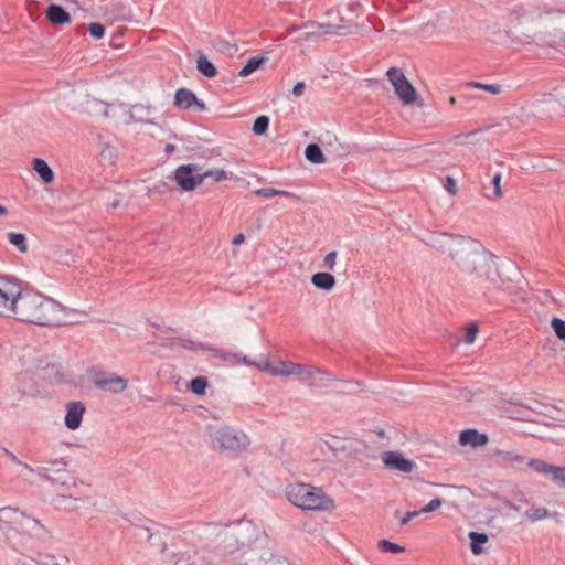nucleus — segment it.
Segmentation results:
<instances>
[{
  "label": "nucleus",
  "mask_w": 565,
  "mask_h": 565,
  "mask_svg": "<svg viewBox=\"0 0 565 565\" xmlns=\"http://www.w3.org/2000/svg\"><path fill=\"white\" fill-rule=\"evenodd\" d=\"M428 244L448 253L460 270L470 277L471 284L480 290L486 292L501 288L497 257L479 242L465 236L438 233L430 236Z\"/></svg>",
  "instance_id": "nucleus-1"
},
{
  "label": "nucleus",
  "mask_w": 565,
  "mask_h": 565,
  "mask_svg": "<svg viewBox=\"0 0 565 565\" xmlns=\"http://www.w3.org/2000/svg\"><path fill=\"white\" fill-rule=\"evenodd\" d=\"M191 544L203 546L213 544L220 556L239 553L237 563L247 548L262 547L268 544V536L252 521L241 520L233 524L207 523L196 529Z\"/></svg>",
  "instance_id": "nucleus-2"
},
{
  "label": "nucleus",
  "mask_w": 565,
  "mask_h": 565,
  "mask_svg": "<svg viewBox=\"0 0 565 565\" xmlns=\"http://www.w3.org/2000/svg\"><path fill=\"white\" fill-rule=\"evenodd\" d=\"M12 318L40 324H62L65 323L62 306L51 298L33 291H20V296L14 305Z\"/></svg>",
  "instance_id": "nucleus-3"
},
{
  "label": "nucleus",
  "mask_w": 565,
  "mask_h": 565,
  "mask_svg": "<svg viewBox=\"0 0 565 565\" xmlns=\"http://www.w3.org/2000/svg\"><path fill=\"white\" fill-rule=\"evenodd\" d=\"M286 495L290 503L303 510H329L333 500L320 488L306 483H292L286 488Z\"/></svg>",
  "instance_id": "nucleus-4"
},
{
  "label": "nucleus",
  "mask_w": 565,
  "mask_h": 565,
  "mask_svg": "<svg viewBox=\"0 0 565 565\" xmlns=\"http://www.w3.org/2000/svg\"><path fill=\"white\" fill-rule=\"evenodd\" d=\"M249 445V437L236 427L222 426L212 433V446L221 451L237 455L247 450Z\"/></svg>",
  "instance_id": "nucleus-5"
},
{
  "label": "nucleus",
  "mask_w": 565,
  "mask_h": 565,
  "mask_svg": "<svg viewBox=\"0 0 565 565\" xmlns=\"http://www.w3.org/2000/svg\"><path fill=\"white\" fill-rule=\"evenodd\" d=\"M127 520L140 531V537L145 536L151 545L162 546V553L167 551L164 537L168 530L163 525L137 514H131Z\"/></svg>",
  "instance_id": "nucleus-6"
},
{
  "label": "nucleus",
  "mask_w": 565,
  "mask_h": 565,
  "mask_svg": "<svg viewBox=\"0 0 565 565\" xmlns=\"http://www.w3.org/2000/svg\"><path fill=\"white\" fill-rule=\"evenodd\" d=\"M236 565H291L286 558L276 556L271 543L262 547L247 548Z\"/></svg>",
  "instance_id": "nucleus-7"
},
{
  "label": "nucleus",
  "mask_w": 565,
  "mask_h": 565,
  "mask_svg": "<svg viewBox=\"0 0 565 565\" xmlns=\"http://www.w3.org/2000/svg\"><path fill=\"white\" fill-rule=\"evenodd\" d=\"M386 75L396 95L405 105L415 103L417 96L416 90L399 68L391 67Z\"/></svg>",
  "instance_id": "nucleus-8"
},
{
  "label": "nucleus",
  "mask_w": 565,
  "mask_h": 565,
  "mask_svg": "<svg viewBox=\"0 0 565 565\" xmlns=\"http://www.w3.org/2000/svg\"><path fill=\"white\" fill-rule=\"evenodd\" d=\"M21 288L15 282L0 276V315L11 317Z\"/></svg>",
  "instance_id": "nucleus-9"
},
{
  "label": "nucleus",
  "mask_w": 565,
  "mask_h": 565,
  "mask_svg": "<svg viewBox=\"0 0 565 565\" xmlns=\"http://www.w3.org/2000/svg\"><path fill=\"white\" fill-rule=\"evenodd\" d=\"M174 181L183 191H193L202 183L199 166L189 163L178 167L174 171Z\"/></svg>",
  "instance_id": "nucleus-10"
},
{
  "label": "nucleus",
  "mask_w": 565,
  "mask_h": 565,
  "mask_svg": "<svg viewBox=\"0 0 565 565\" xmlns=\"http://www.w3.org/2000/svg\"><path fill=\"white\" fill-rule=\"evenodd\" d=\"M93 383L96 387L114 394H119L127 388V381L124 377L108 372L95 373Z\"/></svg>",
  "instance_id": "nucleus-11"
},
{
  "label": "nucleus",
  "mask_w": 565,
  "mask_h": 565,
  "mask_svg": "<svg viewBox=\"0 0 565 565\" xmlns=\"http://www.w3.org/2000/svg\"><path fill=\"white\" fill-rule=\"evenodd\" d=\"M527 466L535 472L550 477L556 484L565 487V467L553 466L540 459H530Z\"/></svg>",
  "instance_id": "nucleus-12"
},
{
  "label": "nucleus",
  "mask_w": 565,
  "mask_h": 565,
  "mask_svg": "<svg viewBox=\"0 0 565 565\" xmlns=\"http://www.w3.org/2000/svg\"><path fill=\"white\" fill-rule=\"evenodd\" d=\"M542 8L535 2L516 4L512 8L511 14L519 23L533 22L543 15Z\"/></svg>",
  "instance_id": "nucleus-13"
},
{
  "label": "nucleus",
  "mask_w": 565,
  "mask_h": 565,
  "mask_svg": "<svg viewBox=\"0 0 565 565\" xmlns=\"http://www.w3.org/2000/svg\"><path fill=\"white\" fill-rule=\"evenodd\" d=\"M383 462L387 468L401 472H411L415 468L414 461L406 459L402 454L396 451L384 452Z\"/></svg>",
  "instance_id": "nucleus-14"
},
{
  "label": "nucleus",
  "mask_w": 565,
  "mask_h": 565,
  "mask_svg": "<svg viewBox=\"0 0 565 565\" xmlns=\"http://www.w3.org/2000/svg\"><path fill=\"white\" fill-rule=\"evenodd\" d=\"M85 413V405L82 402H70L66 404V414L64 417V424L65 426L71 429L75 430L79 428L83 416Z\"/></svg>",
  "instance_id": "nucleus-15"
},
{
  "label": "nucleus",
  "mask_w": 565,
  "mask_h": 565,
  "mask_svg": "<svg viewBox=\"0 0 565 565\" xmlns=\"http://www.w3.org/2000/svg\"><path fill=\"white\" fill-rule=\"evenodd\" d=\"M333 380L334 377L330 372L312 365H306V371L303 377L300 379V382L307 383L311 381L310 385L322 387L327 382Z\"/></svg>",
  "instance_id": "nucleus-16"
},
{
  "label": "nucleus",
  "mask_w": 565,
  "mask_h": 565,
  "mask_svg": "<svg viewBox=\"0 0 565 565\" xmlns=\"http://www.w3.org/2000/svg\"><path fill=\"white\" fill-rule=\"evenodd\" d=\"M306 364L295 363L291 361L278 360L275 362L273 376H291L297 375L299 380L303 377Z\"/></svg>",
  "instance_id": "nucleus-17"
},
{
  "label": "nucleus",
  "mask_w": 565,
  "mask_h": 565,
  "mask_svg": "<svg viewBox=\"0 0 565 565\" xmlns=\"http://www.w3.org/2000/svg\"><path fill=\"white\" fill-rule=\"evenodd\" d=\"M19 527L38 540L44 541L50 536L49 531L36 519L25 514H23Z\"/></svg>",
  "instance_id": "nucleus-18"
},
{
  "label": "nucleus",
  "mask_w": 565,
  "mask_h": 565,
  "mask_svg": "<svg viewBox=\"0 0 565 565\" xmlns=\"http://www.w3.org/2000/svg\"><path fill=\"white\" fill-rule=\"evenodd\" d=\"M174 103L178 107L182 109H189L193 105H195L199 110L205 109V104L203 102H200L196 98L195 94L186 88H179L175 92Z\"/></svg>",
  "instance_id": "nucleus-19"
},
{
  "label": "nucleus",
  "mask_w": 565,
  "mask_h": 565,
  "mask_svg": "<svg viewBox=\"0 0 565 565\" xmlns=\"http://www.w3.org/2000/svg\"><path fill=\"white\" fill-rule=\"evenodd\" d=\"M459 443L462 446L479 447L488 443V436L476 429H466L459 436Z\"/></svg>",
  "instance_id": "nucleus-20"
},
{
  "label": "nucleus",
  "mask_w": 565,
  "mask_h": 565,
  "mask_svg": "<svg viewBox=\"0 0 565 565\" xmlns=\"http://www.w3.org/2000/svg\"><path fill=\"white\" fill-rule=\"evenodd\" d=\"M152 111L153 108L151 106L136 104L130 108L129 116L131 121L135 122L154 124L152 120L149 119V116L152 114Z\"/></svg>",
  "instance_id": "nucleus-21"
},
{
  "label": "nucleus",
  "mask_w": 565,
  "mask_h": 565,
  "mask_svg": "<svg viewBox=\"0 0 565 565\" xmlns=\"http://www.w3.org/2000/svg\"><path fill=\"white\" fill-rule=\"evenodd\" d=\"M46 18L54 24H65L71 21L70 14L58 4L49 6Z\"/></svg>",
  "instance_id": "nucleus-22"
},
{
  "label": "nucleus",
  "mask_w": 565,
  "mask_h": 565,
  "mask_svg": "<svg viewBox=\"0 0 565 565\" xmlns=\"http://www.w3.org/2000/svg\"><path fill=\"white\" fill-rule=\"evenodd\" d=\"M311 282L318 289L330 291L335 286V278L329 273H317L312 275Z\"/></svg>",
  "instance_id": "nucleus-23"
},
{
  "label": "nucleus",
  "mask_w": 565,
  "mask_h": 565,
  "mask_svg": "<svg viewBox=\"0 0 565 565\" xmlns=\"http://www.w3.org/2000/svg\"><path fill=\"white\" fill-rule=\"evenodd\" d=\"M23 512L11 507L0 508V523L20 525Z\"/></svg>",
  "instance_id": "nucleus-24"
},
{
  "label": "nucleus",
  "mask_w": 565,
  "mask_h": 565,
  "mask_svg": "<svg viewBox=\"0 0 565 565\" xmlns=\"http://www.w3.org/2000/svg\"><path fill=\"white\" fill-rule=\"evenodd\" d=\"M470 539V548L473 555H481L484 553L483 545L488 543L489 537L486 533H479V532H470L469 533Z\"/></svg>",
  "instance_id": "nucleus-25"
},
{
  "label": "nucleus",
  "mask_w": 565,
  "mask_h": 565,
  "mask_svg": "<svg viewBox=\"0 0 565 565\" xmlns=\"http://www.w3.org/2000/svg\"><path fill=\"white\" fill-rule=\"evenodd\" d=\"M218 356L225 363L233 365V366L239 365V364L252 365V360L247 355H244L242 353L222 351L218 354Z\"/></svg>",
  "instance_id": "nucleus-26"
},
{
  "label": "nucleus",
  "mask_w": 565,
  "mask_h": 565,
  "mask_svg": "<svg viewBox=\"0 0 565 565\" xmlns=\"http://www.w3.org/2000/svg\"><path fill=\"white\" fill-rule=\"evenodd\" d=\"M33 170L39 174V177L45 182L50 183L54 179V173L49 164L40 158H35L33 160Z\"/></svg>",
  "instance_id": "nucleus-27"
},
{
  "label": "nucleus",
  "mask_w": 565,
  "mask_h": 565,
  "mask_svg": "<svg viewBox=\"0 0 565 565\" xmlns=\"http://www.w3.org/2000/svg\"><path fill=\"white\" fill-rule=\"evenodd\" d=\"M305 157L308 161L316 164H321L326 162L324 154L322 153L319 146H317L316 143H310L306 147Z\"/></svg>",
  "instance_id": "nucleus-28"
},
{
  "label": "nucleus",
  "mask_w": 565,
  "mask_h": 565,
  "mask_svg": "<svg viewBox=\"0 0 565 565\" xmlns=\"http://www.w3.org/2000/svg\"><path fill=\"white\" fill-rule=\"evenodd\" d=\"M264 61H265V57L259 56V55L248 58L246 64L238 72V75L241 77H246V76L250 75L252 73H254L255 71H257L260 67V65L263 64Z\"/></svg>",
  "instance_id": "nucleus-29"
},
{
  "label": "nucleus",
  "mask_w": 565,
  "mask_h": 565,
  "mask_svg": "<svg viewBox=\"0 0 565 565\" xmlns=\"http://www.w3.org/2000/svg\"><path fill=\"white\" fill-rule=\"evenodd\" d=\"M196 67L204 76L212 78L216 75V68L211 61L204 55H200L196 60Z\"/></svg>",
  "instance_id": "nucleus-30"
},
{
  "label": "nucleus",
  "mask_w": 565,
  "mask_h": 565,
  "mask_svg": "<svg viewBox=\"0 0 565 565\" xmlns=\"http://www.w3.org/2000/svg\"><path fill=\"white\" fill-rule=\"evenodd\" d=\"M231 175L232 174L230 172H227L223 169H217V168L209 169V170L200 173V177H202V182L209 178H211L215 182H221V181H225V180L230 179Z\"/></svg>",
  "instance_id": "nucleus-31"
},
{
  "label": "nucleus",
  "mask_w": 565,
  "mask_h": 565,
  "mask_svg": "<svg viewBox=\"0 0 565 565\" xmlns=\"http://www.w3.org/2000/svg\"><path fill=\"white\" fill-rule=\"evenodd\" d=\"M524 514L530 522H537L550 515L548 510L543 507H532Z\"/></svg>",
  "instance_id": "nucleus-32"
},
{
  "label": "nucleus",
  "mask_w": 565,
  "mask_h": 565,
  "mask_svg": "<svg viewBox=\"0 0 565 565\" xmlns=\"http://www.w3.org/2000/svg\"><path fill=\"white\" fill-rule=\"evenodd\" d=\"M8 241L10 242V244L15 246L21 253H25L28 250V243L24 234L10 232L8 234Z\"/></svg>",
  "instance_id": "nucleus-33"
},
{
  "label": "nucleus",
  "mask_w": 565,
  "mask_h": 565,
  "mask_svg": "<svg viewBox=\"0 0 565 565\" xmlns=\"http://www.w3.org/2000/svg\"><path fill=\"white\" fill-rule=\"evenodd\" d=\"M196 551L193 554H191L189 551H179L178 554L174 555L175 561L173 565H196Z\"/></svg>",
  "instance_id": "nucleus-34"
},
{
  "label": "nucleus",
  "mask_w": 565,
  "mask_h": 565,
  "mask_svg": "<svg viewBox=\"0 0 565 565\" xmlns=\"http://www.w3.org/2000/svg\"><path fill=\"white\" fill-rule=\"evenodd\" d=\"M255 195L264 196V198H273V196H286L291 198L292 193L284 190H276L271 188H260L253 192Z\"/></svg>",
  "instance_id": "nucleus-35"
},
{
  "label": "nucleus",
  "mask_w": 565,
  "mask_h": 565,
  "mask_svg": "<svg viewBox=\"0 0 565 565\" xmlns=\"http://www.w3.org/2000/svg\"><path fill=\"white\" fill-rule=\"evenodd\" d=\"M99 158L104 166H111L116 160V150L110 146H105L99 153Z\"/></svg>",
  "instance_id": "nucleus-36"
},
{
  "label": "nucleus",
  "mask_w": 565,
  "mask_h": 565,
  "mask_svg": "<svg viewBox=\"0 0 565 565\" xmlns=\"http://www.w3.org/2000/svg\"><path fill=\"white\" fill-rule=\"evenodd\" d=\"M468 86L475 87L478 89H482L484 92H488L492 95H499L502 92V87L499 84H483L480 82H470L468 83Z\"/></svg>",
  "instance_id": "nucleus-37"
},
{
  "label": "nucleus",
  "mask_w": 565,
  "mask_h": 565,
  "mask_svg": "<svg viewBox=\"0 0 565 565\" xmlns=\"http://www.w3.org/2000/svg\"><path fill=\"white\" fill-rule=\"evenodd\" d=\"M206 386L207 381L205 377L202 376L193 379L189 385L191 392L196 395H203L205 393Z\"/></svg>",
  "instance_id": "nucleus-38"
},
{
  "label": "nucleus",
  "mask_w": 565,
  "mask_h": 565,
  "mask_svg": "<svg viewBox=\"0 0 565 565\" xmlns=\"http://www.w3.org/2000/svg\"><path fill=\"white\" fill-rule=\"evenodd\" d=\"M268 125L269 118L267 116H259L254 121L253 132L258 136L264 135L268 129Z\"/></svg>",
  "instance_id": "nucleus-39"
},
{
  "label": "nucleus",
  "mask_w": 565,
  "mask_h": 565,
  "mask_svg": "<svg viewBox=\"0 0 565 565\" xmlns=\"http://www.w3.org/2000/svg\"><path fill=\"white\" fill-rule=\"evenodd\" d=\"M555 104V103H561L563 105V107L565 108V92L563 93L562 90H557L555 94H550L547 96H545L542 100H539L537 102V106L540 104Z\"/></svg>",
  "instance_id": "nucleus-40"
},
{
  "label": "nucleus",
  "mask_w": 565,
  "mask_h": 565,
  "mask_svg": "<svg viewBox=\"0 0 565 565\" xmlns=\"http://www.w3.org/2000/svg\"><path fill=\"white\" fill-rule=\"evenodd\" d=\"M379 548L382 551V552H390V553H401L404 551V547L396 544V543H393L388 540H381L379 542Z\"/></svg>",
  "instance_id": "nucleus-41"
},
{
  "label": "nucleus",
  "mask_w": 565,
  "mask_h": 565,
  "mask_svg": "<svg viewBox=\"0 0 565 565\" xmlns=\"http://www.w3.org/2000/svg\"><path fill=\"white\" fill-rule=\"evenodd\" d=\"M551 326L557 338L565 342V321L559 318H553Z\"/></svg>",
  "instance_id": "nucleus-42"
},
{
  "label": "nucleus",
  "mask_w": 565,
  "mask_h": 565,
  "mask_svg": "<svg viewBox=\"0 0 565 565\" xmlns=\"http://www.w3.org/2000/svg\"><path fill=\"white\" fill-rule=\"evenodd\" d=\"M250 366H255L257 370L263 371V372H267L270 375H273V371L275 370V363H270L269 360H267V359L262 360L259 362H253L252 361V365Z\"/></svg>",
  "instance_id": "nucleus-43"
},
{
  "label": "nucleus",
  "mask_w": 565,
  "mask_h": 565,
  "mask_svg": "<svg viewBox=\"0 0 565 565\" xmlns=\"http://www.w3.org/2000/svg\"><path fill=\"white\" fill-rule=\"evenodd\" d=\"M89 34L95 39H102L105 34V28L103 24L94 22L88 25Z\"/></svg>",
  "instance_id": "nucleus-44"
},
{
  "label": "nucleus",
  "mask_w": 565,
  "mask_h": 565,
  "mask_svg": "<svg viewBox=\"0 0 565 565\" xmlns=\"http://www.w3.org/2000/svg\"><path fill=\"white\" fill-rule=\"evenodd\" d=\"M337 252H330L324 256L323 265L326 268L333 270L337 264Z\"/></svg>",
  "instance_id": "nucleus-45"
},
{
  "label": "nucleus",
  "mask_w": 565,
  "mask_h": 565,
  "mask_svg": "<svg viewBox=\"0 0 565 565\" xmlns=\"http://www.w3.org/2000/svg\"><path fill=\"white\" fill-rule=\"evenodd\" d=\"M441 507V500L438 499V498H435L433 500H430L423 509H420V514L422 513H428V512H434L436 511L437 509H439Z\"/></svg>",
  "instance_id": "nucleus-46"
},
{
  "label": "nucleus",
  "mask_w": 565,
  "mask_h": 565,
  "mask_svg": "<svg viewBox=\"0 0 565 565\" xmlns=\"http://www.w3.org/2000/svg\"><path fill=\"white\" fill-rule=\"evenodd\" d=\"M492 185H493V194L495 198L502 196V189H501V174L497 173L492 178Z\"/></svg>",
  "instance_id": "nucleus-47"
},
{
  "label": "nucleus",
  "mask_w": 565,
  "mask_h": 565,
  "mask_svg": "<svg viewBox=\"0 0 565 565\" xmlns=\"http://www.w3.org/2000/svg\"><path fill=\"white\" fill-rule=\"evenodd\" d=\"M35 475L39 476L41 479L43 480H46L49 482H51L52 484H54L56 482V479L53 478L46 468H43V467H39L36 468L35 470Z\"/></svg>",
  "instance_id": "nucleus-48"
},
{
  "label": "nucleus",
  "mask_w": 565,
  "mask_h": 565,
  "mask_svg": "<svg viewBox=\"0 0 565 565\" xmlns=\"http://www.w3.org/2000/svg\"><path fill=\"white\" fill-rule=\"evenodd\" d=\"M444 188L450 195H455L457 192V183L455 179L451 177H447L444 183Z\"/></svg>",
  "instance_id": "nucleus-49"
},
{
  "label": "nucleus",
  "mask_w": 565,
  "mask_h": 565,
  "mask_svg": "<svg viewBox=\"0 0 565 565\" xmlns=\"http://www.w3.org/2000/svg\"><path fill=\"white\" fill-rule=\"evenodd\" d=\"M477 333H478V327L476 324L470 326L467 329L466 339H465L466 343L472 344L476 340Z\"/></svg>",
  "instance_id": "nucleus-50"
},
{
  "label": "nucleus",
  "mask_w": 565,
  "mask_h": 565,
  "mask_svg": "<svg viewBox=\"0 0 565 565\" xmlns=\"http://www.w3.org/2000/svg\"><path fill=\"white\" fill-rule=\"evenodd\" d=\"M335 31H334V26L331 25V24H319L318 25V30L313 32V34H317V35H324V34H333Z\"/></svg>",
  "instance_id": "nucleus-51"
},
{
  "label": "nucleus",
  "mask_w": 565,
  "mask_h": 565,
  "mask_svg": "<svg viewBox=\"0 0 565 565\" xmlns=\"http://www.w3.org/2000/svg\"><path fill=\"white\" fill-rule=\"evenodd\" d=\"M46 463L56 467V471H61L68 465V460L66 458H58V459L47 460Z\"/></svg>",
  "instance_id": "nucleus-52"
},
{
  "label": "nucleus",
  "mask_w": 565,
  "mask_h": 565,
  "mask_svg": "<svg viewBox=\"0 0 565 565\" xmlns=\"http://www.w3.org/2000/svg\"><path fill=\"white\" fill-rule=\"evenodd\" d=\"M420 514L419 510L408 511L404 516L401 518L399 524L401 526H405L413 518L418 516Z\"/></svg>",
  "instance_id": "nucleus-53"
},
{
  "label": "nucleus",
  "mask_w": 565,
  "mask_h": 565,
  "mask_svg": "<svg viewBox=\"0 0 565 565\" xmlns=\"http://www.w3.org/2000/svg\"><path fill=\"white\" fill-rule=\"evenodd\" d=\"M306 89V84L303 82H298L292 87V94L296 97H300L303 95Z\"/></svg>",
  "instance_id": "nucleus-54"
},
{
  "label": "nucleus",
  "mask_w": 565,
  "mask_h": 565,
  "mask_svg": "<svg viewBox=\"0 0 565 565\" xmlns=\"http://www.w3.org/2000/svg\"><path fill=\"white\" fill-rule=\"evenodd\" d=\"M503 458L507 460H510V461H520V462H522L524 460L523 456L512 452V451L504 452Z\"/></svg>",
  "instance_id": "nucleus-55"
},
{
  "label": "nucleus",
  "mask_w": 565,
  "mask_h": 565,
  "mask_svg": "<svg viewBox=\"0 0 565 565\" xmlns=\"http://www.w3.org/2000/svg\"><path fill=\"white\" fill-rule=\"evenodd\" d=\"M54 565H73L66 556H53Z\"/></svg>",
  "instance_id": "nucleus-56"
},
{
  "label": "nucleus",
  "mask_w": 565,
  "mask_h": 565,
  "mask_svg": "<svg viewBox=\"0 0 565 565\" xmlns=\"http://www.w3.org/2000/svg\"><path fill=\"white\" fill-rule=\"evenodd\" d=\"M4 454L8 457V459H10L12 462L17 465L21 463V460H19L12 451L4 449Z\"/></svg>",
  "instance_id": "nucleus-57"
},
{
  "label": "nucleus",
  "mask_w": 565,
  "mask_h": 565,
  "mask_svg": "<svg viewBox=\"0 0 565 565\" xmlns=\"http://www.w3.org/2000/svg\"><path fill=\"white\" fill-rule=\"evenodd\" d=\"M122 205V196L116 198L113 202L108 204L109 209H116Z\"/></svg>",
  "instance_id": "nucleus-58"
},
{
  "label": "nucleus",
  "mask_w": 565,
  "mask_h": 565,
  "mask_svg": "<svg viewBox=\"0 0 565 565\" xmlns=\"http://www.w3.org/2000/svg\"><path fill=\"white\" fill-rule=\"evenodd\" d=\"M244 242H245V235H244V234H242V233H239V234L235 235V236H234V238H233V244H234V245H241V244H243Z\"/></svg>",
  "instance_id": "nucleus-59"
},
{
  "label": "nucleus",
  "mask_w": 565,
  "mask_h": 565,
  "mask_svg": "<svg viewBox=\"0 0 565 565\" xmlns=\"http://www.w3.org/2000/svg\"><path fill=\"white\" fill-rule=\"evenodd\" d=\"M19 466H21L23 469L28 470L29 472L35 473L36 468L31 467L26 462L21 461V463H19Z\"/></svg>",
  "instance_id": "nucleus-60"
},
{
  "label": "nucleus",
  "mask_w": 565,
  "mask_h": 565,
  "mask_svg": "<svg viewBox=\"0 0 565 565\" xmlns=\"http://www.w3.org/2000/svg\"><path fill=\"white\" fill-rule=\"evenodd\" d=\"M174 150H175V147H174L172 143H168V145H166V147H164V151H166V153H168V154L173 153V152H174Z\"/></svg>",
  "instance_id": "nucleus-61"
},
{
  "label": "nucleus",
  "mask_w": 565,
  "mask_h": 565,
  "mask_svg": "<svg viewBox=\"0 0 565 565\" xmlns=\"http://www.w3.org/2000/svg\"><path fill=\"white\" fill-rule=\"evenodd\" d=\"M509 508H510V509H512V510H514V511H520V509H521L519 505H516V504H514V503H510V504H509Z\"/></svg>",
  "instance_id": "nucleus-62"
},
{
  "label": "nucleus",
  "mask_w": 565,
  "mask_h": 565,
  "mask_svg": "<svg viewBox=\"0 0 565 565\" xmlns=\"http://www.w3.org/2000/svg\"><path fill=\"white\" fill-rule=\"evenodd\" d=\"M6 214H7V209L0 204V216L6 215Z\"/></svg>",
  "instance_id": "nucleus-63"
},
{
  "label": "nucleus",
  "mask_w": 565,
  "mask_h": 565,
  "mask_svg": "<svg viewBox=\"0 0 565 565\" xmlns=\"http://www.w3.org/2000/svg\"><path fill=\"white\" fill-rule=\"evenodd\" d=\"M39 565H54V562L52 561V563H49V562L42 561L39 563Z\"/></svg>",
  "instance_id": "nucleus-64"
}]
</instances>
